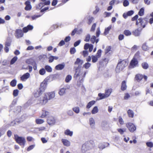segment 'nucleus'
Here are the masks:
<instances>
[{"label": "nucleus", "instance_id": "f257e3e1", "mask_svg": "<svg viewBox=\"0 0 153 153\" xmlns=\"http://www.w3.org/2000/svg\"><path fill=\"white\" fill-rule=\"evenodd\" d=\"M147 19H142L140 18L137 21L136 25L139 27L138 28L135 30L133 32V34L135 36H139L142 28L145 27V25L147 23Z\"/></svg>", "mask_w": 153, "mask_h": 153}, {"label": "nucleus", "instance_id": "f03ea898", "mask_svg": "<svg viewBox=\"0 0 153 153\" xmlns=\"http://www.w3.org/2000/svg\"><path fill=\"white\" fill-rule=\"evenodd\" d=\"M128 64V62L125 60H123L119 62L116 68L117 73H119L122 71L123 68L126 67Z\"/></svg>", "mask_w": 153, "mask_h": 153}, {"label": "nucleus", "instance_id": "7ed1b4c3", "mask_svg": "<svg viewBox=\"0 0 153 153\" xmlns=\"http://www.w3.org/2000/svg\"><path fill=\"white\" fill-rule=\"evenodd\" d=\"M41 87L34 94V96L36 97H39L45 91L46 88V84L45 81H44L40 85Z\"/></svg>", "mask_w": 153, "mask_h": 153}, {"label": "nucleus", "instance_id": "20e7f679", "mask_svg": "<svg viewBox=\"0 0 153 153\" xmlns=\"http://www.w3.org/2000/svg\"><path fill=\"white\" fill-rule=\"evenodd\" d=\"M90 150L94 151V147L90 143H85L82 146V151L84 153Z\"/></svg>", "mask_w": 153, "mask_h": 153}, {"label": "nucleus", "instance_id": "39448f33", "mask_svg": "<svg viewBox=\"0 0 153 153\" xmlns=\"http://www.w3.org/2000/svg\"><path fill=\"white\" fill-rule=\"evenodd\" d=\"M86 74V72L84 73L83 74L82 73H81L79 69L78 68L76 69L74 77L76 78H77L78 77H79V80L81 83H82L83 81V79L85 77Z\"/></svg>", "mask_w": 153, "mask_h": 153}, {"label": "nucleus", "instance_id": "423d86ee", "mask_svg": "<svg viewBox=\"0 0 153 153\" xmlns=\"http://www.w3.org/2000/svg\"><path fill=\"white\" fill-rule=\"evenodd\" d=\"M14 139L17 143L22 146V147H24L26 142L24 137H19L17 135H15Z\"/></svg>", "mask_w": 153, "mask_h": 153}, {"label": "nucleus", "instance_id": "0eeeda50", "mask_svg": "<svg viewBox=\"0 0 153 153\" xmlns=\"http://www.w3.org/2000/svg\"><path fill=\"white\" fill-rule=\"evenodd\" d=\"M126 126L131 132H133L136 129L135 126L131 123H126Z\"/></svg>", "mask_w": 153, "mask_h": 153}, {"label": "nucleus", "instance_id": "6e6552de", "mask_svg": "<svg viewBox=\"0 0 153 153\" xmlns=\"http://www.w3.org/2000/svg\"><path fill=\"white\" fill-rule=\"evenodd\" d=\"M48 100H49L48 98V97H47L45 93L44 96L40 98V100L39 103L42 105H44L45 104L48 102Z\"/></svg>", "mask_w": 153, "mask_h": 153}, {"label": "nucleus", "instance_id": "1a4fd4ad", "mask_svg": "<svg viewBox=\"0 0 153 153\" xmlns=\"http://www.w3.org/2000/svg\"><path fill=\"white\" fill-rule=\"evenodd\" d=\"M136 54L135 55L134 57L131 60V62L130 63V67L131 68H133L136 67L138 64V61L137 59L135 58V56L136 55Z\"/></svg>", "mask_w": 153, "mask_h": 153}, {"label": "nucleus", "instance_id": "9d476101", "mask_svg": "<svg viewBox=\"0 0 153 153\" xmlns=\"http://www.w3.org/2000/svg\"><path fill=\"white\" fill-rule=\"evenodd\" d=\"M51 2L50 1H47L45 2L40 3L38 5L36 6V9L40 10L42 7L45 5H49L50 4Z\"/></svg>", "mask_w": 153, "mask_h": 153}, {"label": "nucleus", "instance_id": "9b49d317", "mask_svg": "<svg viewBox=\"0 0 153 153\" xmlns=\"http://www.w3.org/2000/svg\"><path fill=\"white\" fill-rule=\"evenodd\" d=\"M47 123L50 126L54 125L56 123V120L53 117H50L47 120Z\"/></svg>", "mask_w": 153, "mask_h": 153}, {"label": "nucleus", "instance_id": "f8f14e48", "mask_svg": "<svg viewBox=\"0 0 153 153\" xmlns=\"http://www.w3.org/2000/svg\"><path fill=\"white\" fill-rule=\"evenodd\" d=\"M16 38L18 39L23 37V33L22 30L20 29H17L16 31L15 35Z\"/></svg>", "mask_w": 153, "mask_h": 153}, {"label": "nucleus", "instance_id": "ddd939ff", "mask_svg": "<svg viewBox=\"0 0 153 153\" xmlns=\"http://www.w3.org/2000/svg\"><path fill=\"white\" fill-rule=\"evenodd\" d=\"M49 100H50L53 98L55 96V94L54 92H51L45 93Z\"/></svg>", "mask_w": 153, "mask_h": 153}, {"label": "nucleus", "instance_id": "4468645a", "mask_svg": "<svg viewBox=\"0 0 153 153\" xmlns=\"http://www.w3.org/2000/svg\"><path fill=\"white\" fill-rule=\"evenodd\" d=\"M30 76V75L28 73H27L23 74L21 77V79L23 81H25L28 79Z\"/></svg>", "mask_w": 153, "mask_h": 153}, {"label": "nucleus", "instance_id": "2eb2a0df", "mask_svg": "<svg viewBox=\"0 0 153 153\" xmlns=\"http://www.w3.org/2000/svg\"><path fill=\"white\" fill-rule=\"evenodd\" d=\"M26 6L25 7V10L27 11L30 10L31 9L32 6L30 4V3L28 1H26L25 2Z\"/></svg>", "mask_w": 153, "mask_h": 153}, {"label": "nucleus", "instance_id": "dca6fc26", "mask_svg": "<svg viewBox=\"0 0 153 153\" xmlns=\"http://www.w3.org/2000/svg\"><path fill=\"white\" fill-rule=\"evenodd\" d=\"M89 123L91 128H94L95 123L93 117L89 118Z\"/></svg>", "mask_w": 153, "mask_h": 153}, {"label": "nucleus", "instance_id": "f3484780", "mask_svg": "<svg viewBox=\"0 0 153 153\" xmlns=\"http://www.w3.org/2000/svg\"><path fill=\"white\" fill-rule=\"evenodd\" d=\"M33 28V27L32 25H29L27 27H24L23 30L24 33H26L29 30H32Z\"/></svg>", "mask_w": 153, "mask_h": 153}, {"label": "nucleus", "instance_id": "a211bd4d", "mask_svg": "<svg viewBox=\"0 0 153 153\" xmlns=\"http://www.w3.org/2000/svg\"><path fill=\"white\" fill-rule=\"evenodd\" d=\"M62 142L63 145L66 146L68 147L70 145V142L68 140L66 139H62L61 140Z\"/></svg>", "mask_w": 153, "mask_h": 153}, {"label": "nucleus", "instance_id": "6ab92c4d", "mask_svg": "<svg viewBox=\"0 0 153 153\" xmlns=\"http://www.w3.org/2000/svg\"><path fill=\"white\" fill-rule=\"evenodd\" d=\"M65 66V65L64 63L59 64L56 66L55 68L57 70H60L63 69Z\"/></svg>", "mask_w": 153, "mask_h": 153}, {"label": "nucleus", "instance_id": "aec40b11", "mask_svg": "<svg viewBox=\"0 0 153 153\" xmlns=\"http://www.w3.org/2000/svg\"><path fill=\"white\" fill-rule=\"evenodd\" d=\"M83 63V61L82 60H81L79 58H77L75 62V65H78V67H80L79 66H81Z\"/></svg>", "mask_w": 153, "mask_h": 153}, {"label": "nucleus", "instance_id": "412c9836", "mask_svg": "<svg viewBox=\"0 0 153 153\" xmlns=\"http://www.w3.org/2000/svg\"><path fill=\"white\" fill-rule=\"evenodd\" d=\"M66 89L65 88H63L60 89L59 92V94L61 96L65 94Z\"/></svg>", "mask_w": 153, "mask_h": 153}, {"label": "nucleus", "instance_id": "4be33fe9", "mask_svg": "<svg viewBox=\"0 0 153 153\" xmlns=\"http://www.w3.org/2000/svg\"><path fill=\"white\" fill-rule=\"evenodd\" d=\"M112 90L111 88H109L106 90L105 93L106 97H108L112 92Z\"/></svg>", "mask_w": 153, "mask_h": 153}, {"label": "nucleus", "instance_id": "5701e85b", "mask_svg": "<svg viewBox=\"0 0 153 153\" xmlns=\"http://www.w3.org/2000/svg\"><path fill=\"white\" fill-rule=\"evenodd\" d=\"M58 59V57L57 56H51L48 58L49 62L50 63L52 62L54 59L57 60Z\"/></svg>", "mask_w": 153, "mask_h": 153}, {"label": "nucleus", "instance_id": "b1692460", "mask_svg": "<svg viewBox=\"0 0 153 153\" xmlns=\"http://www.w3.org/2000/svg\"><path fill=\"white\" fill-rule=\"evenodd\" d=\"M126 82L125 81H123L121 83V89L122 91H124L126 89Z\"/></svg>", "mask_w": 153, "mask_h": 153}, {"label": "nucleus", "instance_id": "393cba45", "mask_svg": "<svg viewBox=\"0 0 153 153\" xmlns=\"http://www.w3.org/2000/svg\"><path fill=\"white\" fill-rule=\"evenodd\" d=\"M143 78V76L140 74H137L135 77L136 79L138 81H140Z\"/></svg>", "mask_w": 153, "mask_h": 153}, {"label": "nucleus", "instance_id": "a878e982", "mask_svg": "<svg viewBox=\"0 0 153 153\" xmlns=\"http://www.w3.org/2000/svg\"><path fill=\"white\" fill-rule=\"evenodd\" d=\"M64 133L65 135L72 136L73 135V132L70 131L69 129H67L65 131Z\"/></svg>", "mask_w": 153, "mask_h": 153}, {"label": "nucleus", "instance_id": "bb28decb", "mask_svg": "<svg viewBox=\"0 0 153 153\" xmlns=\"http://www.w3.org/2000/svg\"><path fill=\"white\" fill-rule=\"evenodd\" d=\"M95 103V101L94 100L90 102L87 105L86 108H89L92 106V105H94Z\"/></svg>", "mask_w": 153, "mask_h": 153}, {"label": "nucleus", "instance_id": "cd10ccee", "mask_svg": "<svg viewBox=\"0 0 153 153\" xmlns=\"http://www.w3.org/2000/svg\"><path fill=\"white\" fill-rule=\"evenodd\" d=\"M49 114V112L45 111H43L41 117L44 118Z\"/></svg>", "mask_w": 153, "mask_h": 153}, {"label": "nucleus", "instance_id": "c85d7f7f", "mask_svg": "<svg viewBox=\"0 0 153 153\" xmlns=\"http://www.w3.org/2000/svg\"><path fill=\"white\" fill-rule=\"evenodd\" d=\"M111 47L110 46H108L106 47L105 50V54H107L108 53L110 54V52L111 51Z\"/></svg>", "mask_w": 153, "mask_h": 153}, {"label": "nucleus", "instance_id": "c756f323", "mask_svg": "<svg viewBox=\"0 0 153 153\" xmlns=\"http://www.w3.org/2000/svg\"><path fill=\"white\" fill-rule=\"evenodd\" d=\"M127 113L129 117H133L134 113L130 109H129L128 110Z\"/></svg>", "mask_w": 153, "mask_h": 153}, {"label": "nucleus", "instance_id": "7c9ffc66", "mask_svg": "<svg viewBox=\"0 0 153 153\" xmlns=\"http://www.w3.org/2000/svg\"><path fill=\"white\" fill-rule=\"evenodd\" d=\"M123 33L126 36H130L131 33L130 31L128 30H125L124 31Z\"/></svg>", "mask_w": 153, "mask_h": 153}, {"label": "nucleus", "instance_id": "2f4dec72", "mask_svg": "<svg viewBox=\"0 0 153 153\" xmlns=\"http://www.w3.org/2000/svg\"><path fill=\"white\" fill-rule=\"evenodd\" d=\"M98 111V109L97 106H95L91 111V113L93 114L97 113Z\"/></svg>", "mask_w": 153, "mask_h": 153}, {"label": "nucleus", "instance_id": "473e14b6", "mask_svg": "<svg viewBox=\"0 0 153 153\" xmlns=\"http://www.w3.org/2000/svg\"><path fill=\"white\" fill-rule=\"evenodd\" d=\"M45 69L46 71L49 72H51L52 71V68L51 67L48 65H46L45 67Z\"/></svg>", "mask_w": 153, "mask_h": 153}, {"label": "nucleus", "instance_id": "72a5a7b5", "mask_svg": "<svg viewBox=\"0 0 153 153\" xmlns=\"http://www.w3.org/2000/svg\"><path fill=\"white\" fill-rule=\"evenodd\" d=\"M44 122V121L43 120L40 119H37L36 120V122L37 124H42Z\"/></svg>", "mask_w": 153, "mask_h": 153}, {"label": "nucleus", "instance_id": "f704fd0d", "mask_svg": "<svg viewBox=\"0 0 153 153\" xmlns=\"http://www.w3.org/2000/svg\"><path fill=\"white\" fill-rule=\"evenodd\" d=\"M142 66L144 69H147L149 67L148 64L146 62H144L142 64Z\"/></svg>", "mask_w": 153, "mask_h": 153}, {"label": "nucleus", "instance_id": "c9c22d12", "mask_svg": "<svg viewBox=\"0 0 153 153\" xmlns=\"http://www.w3.org/2000/svg\"><path fill=\"white\" fill-rule=\"evenodd\" d=\"M111 26H109L107 27V28H105V29L104 34L105 35L107 34L108 33L109 31L111 29Z\"/></svg>", "mask_w": 153, "mask_h": 153}, {"label": "nucleus", "instance_id": "e433bc0d", "mask_svg": "<svg viewBox=\"0 0 153 153\" xmlns=\"http://www.w3.org/2000/svg\"><path fill=\"white\" fill-rule=\"evenodd\" d=\"M72 76L70 75H68L66 77L65 81L66 82H68L71 79Z\"/></svg>", "mask_w": 153, "mask_h": 153}, {"label": "nucleus", "instance_id": "4c0bfd02", "mask_svg": "<svg viewBox=\"0 0 153 153\" xmlns=\"http://www.w3.org/2000/svg\"><path fill=\"white\" fill-rule=\"evenodd\" d=\"M98 96L100 97V99L101 100L107 98L105 96V94L99 93L98 94Z\"/></svg>", "mask_w": 153, "mask_h": 153}, {"label": "nucleus", "instance_id": "58836bf2", "mask_svg": "<svg viewBox=\"0 0 153 153\" xmlns=\"http://www.w3.org/2000/svg\"><path fill=\"white\" fill-rule=\"evenodd\" d=\"M92 61L93 62L95 63L97 62L98 60V58L96 56L92 55L91 56Z\"/></svg>", "mask_w": 153, "mask_h": 153}, {"label": "nucleus", "instance_id": "ea45409f", "mask_svg": "<svg viewBox=\"0 0 153 153\" xmlns=\"http://www.w3.org/2000/svg\"><path fill=\"white\" fill-rule=\"evenodd\" d=\"M18 59L17 57L16 56H14L11 60L10 64L11 65L13 64Z\"/></svg>", "mask_w": 153, "mask_h": 153}, {"label": "nucleus", "instance_id": "a19ab883", "mask_svg": "<svg viewBox=\"0 0 153 153\" xmlns=\"http://www.w3.org/2000/svg\"><path fill=\"white\" fill-rule=\"evenodd\" d=\"M73 110L76 113L78 114L79 112V107H76L73 108Z\"/></svg>", "mask_w": 153, "mask_h": 153}, {"label": "nucleus", "instance_id": "79ce46f5", "mask_svg": "<svg viewBox=\"0 0 153 153\" xmlns=\"http://www.w3.org/2000/svg\"><path fill=\"white\" fill-rule=\"evenodd\" d=\"M46 71L45 69L42 68L39 71V74L42 75H44Z\"/></svg>", "mask_w": 153, "mask_h": 153}, {"label": "nucleus", "instance_id": "37998d69", "mask_svg": "<svg viewBox=\"0 0 153 153\" xmlns=\"http://www.w3.org/2000/svg\"><path fill=\"white\" fill-rule=\"evenodd\" d=\"M126 129L118 128L117 129L118 131L121 134H123V133L126 131Z\"/></svg>", "mask_w": 153, "mask_h": 153}, {"label": "nucleus", "instance_id": "c03bdc74", "mask_svg": "<svg viewBox=\"0 0 153 153\" xmlns=\"http://www.w3.org/2000/svg\"><path fill=\"white\" fill-rule=\"evenodd\" d=\"M16 84V81L15 79L12 80L10 83V85L12 87L15 86Z\"/></svg>", "mask_w": 153, "mask_h": 153}, {"label": "nucleus", "instance_id": "a18cd8bd", "mask_svg": "<svg viewBox=\"0 0 153 153\" xmlns=\"http://www.w3.org/2000/svg\"><path fill=\"white\" fill-rule=\"evenodd\" d=\"M144 13V9L143 8H141L140 10V11L138 13V14L140 16H143Z\"/></svg>", "mask_w": 153, "mask_h": 153}, {"label": "nucleus", "instance_id": "49530a36", "mask_svg": "<svg viewBox=\"0 0 153 153\" xmlns=\"http://www.w3.org/2000/svg\"><path fill=\"white\" fill-rule=\"evenodd\" d=\"M101 52L102 51L101 50H99L97 52V53L96 56L98 58H100L101 56Z\"/></svg>", "mask_w": 153, "mask_h": 153}, {"label": "nucleus", "instance_id": "de8ad7c7", "mask_svg": "<svg viewBox=\"0 0 153 153\" xmlns=\"http://www.w3.org/2000/svg\"><path fill=\"white\" fill-rule=\"evenodd\" d=\"M118 122L121 125H123L124 124V122L123 120L120 116L118 118Z\"/></svg>", "mask_w": 153, "mask_h": 153}, {"label": "nucleus", "instance_id": "09e8293b", "mask_svg": "<svg viewBox=\"0 0 153 153\" xmlns=\"http://www.w3.org/2000/svg\"><path fill=\"white\" fill-rule=\"evenodd\" d=\"M142 48L144 51H147L149 49V48L147 47L146 44H143V45Z\"/></svg>", "mask_w": 153, "mask_h": 153}, {"label": "nucleus", "instance_id": "8fccbe9b", "mask_svg": "<svg viewBox=\"0 0 153 153\" xmlns=\"http://www.w3.org/2000/svg\"><path fill=\"white\" fill-rule=\"evenodd\" d=\"M5 132V130L3 128H0V137L4 134Z\"/></svg>", "mask_w": 153, "mask_h": 153}, {"label": "nucleus", "instance_id": "3c124183", "mask_svg": "<svg viewBox=\"0 0 153 153\" xmlns=\"http://www.w3.org/2000/svg\"><path fill=\"white\" fill-rule=\"evenodd\" d=\"M91 64L89 63V62H86V63L84 65H83V66L86 69L88 68L90 66H91Z\"/></svg>", "mask_w": 153, "mask_h": 153}, {"label": "nucleus", "instance_id": "603ef678", "mask_svg": "<svg viewBox=\"0 0 153 153\" xmlns=\"http://www.w3.org/2000/svg\"><path fill=\"white\" fill-rule=\"evenodd\" d=\"M46 128L44 126H42L39 128H37V129L39 131H42L45 130Z\"/></svg>", "mask_w": 153, "mask_h": 153}, {"label": "nucleus", "instance_id": "864d4df0", "mask_svg": "<svg viewBox=\"0 0 153 153\" xmlns=\"http://www.w3.org/2000/svg\"><path fill=\"white\" fill-rule=\"evenodd\" d=\"M99 148L101 149H103L105 147V145L104 144H100L98 146Z\"/></svg>", "mask_w": 153, "mask_h": 153}, {"label": "nucleus", "instance_id": "5fc2aeb1", "mask_svg": "<svg viewBox=\"0 0 153 153\" xmlns=\"http://www.w3.org/2000/svg\"><path fill=\"white\" fill-rule=\"evenodd\" d=\"M101 126L103 128L107 127V122L105 121L102 122L101 124Z\"/></svg>", "mask_w": 153, "mask_h": 153}, {"label": "nucleus", "instance_id": "6e6d98bb", "mask_svg": "<svg viewBox=\"0 0 153 153\" xmlns=\"http://www.w3.org/2000/svg\"><path fill=\"white\" fill-rule=\"evenodd\" d=\"M129 3L127 0H124L123 2V5L124 7L127 6L129 5Z\"/></svg>", "mask_w": 153, "mask_h": 153}, {"label": "nucleus", "instance_id": "4d7b16f0", "mask_svg": "<svg viewBox=\"0 0 153 153\" xmlns=\"http://www.w3.org/2000/svg\"><path fill=\"white\" fill-rule=\"evenodd\" d=\"M48 139H46L45 137H42L41 138V140L43 143H46L48 141Z\"/></svg>", "mask_w": 153, "mask_h": 153}, {"label": "nucleus", "instance_id": "13d9d810", "mask_svg": "<svg viewBox=\"0 0 153 153\" xmlns=\"http://www.w3.org/2000/svg\"><path fill=\"white\" fill-rule=\"evenodd\" d=\"M76 51V50L75 48H71L70 52L71 54H74Z\"/></svg>", "mask_w": 153, "mask_h": 153}, {"label": "nucleus", "instance_id": "bf43d9fd", "mask_svg": "<svg viewBox=\"0 0 153 153\" xmlns=\"http://www.w3.org/2000/svg\"><path fill=\"white\" fill-rule=\"evenodd\" d=\"M18 93L19 91L18 90L16 89L14 90L13 93V96L15 97L17 96L18 94Z\"/></svg>", "mask_w": 153, "mask_h": 153}, {"label": "nucleus", "instance_id": "052dcab7", "mask_svg": "<svg viewBox=\"0 0 153 153\" xmlns=\"http://www.w3.org/2000/svg\"><path fill=\"white\" fill-rule=\"evenodd\" d=\"M96 39V37L95 36H92L91 38V42L92 43H94L95 42Z\"/></svg>", "mask_w": 153, "mask_h": 153}, {"label": "nucleus", "instance_id": "680f3d73", "mask_svg": "<svg viewBox=\"0 0 153 153\" xmlns=\"http://www.w3.org/2000/svg\"><path fill=\"white\" fill-rule=\"evenodd\" d=\"M67 114L69 115L72 116L73 115L74 112L71 110H69L67 111Z\"/></svg>", "mask_w": 153, "mask_h": 153}, {"label": "nucleus", "instance_id": "e2e57ef3", "mask_svg": "<svg viewBox=\"0 0 153 153\" xmlns=\"http://www.w3.org/2000/svg\"><path fill=\"white\" fill-rule=\"evenodd\" d=\"M90 36L89 34H88L86 36L85 39V41L86 42H88L90 39Z\"/></svg>", "mask_w": 153, "mask_h": 153}, {"label": "nucleus", "instance_id": "0e129e2a", "mask_svg": "<svg viewBox=\"0 0 153 153\" xmlns=\"http://www.w3.org/2000/svg\"><path fill=\"white\" fill-rule=\"evenodd\" d=\"M26 63L28 64H32V60L31 59H27L26 60Z\"/></svg>", "mask_w": 153, "mask_h": 153}, {"label": "nucleus", "instance_id": "69168bd1", "mask_svg": "<svg viewBox=\"0 0 153 153\" xmlns=\"http://www.w3.org/2000/svg\"><path fill=\"white\" fill-rule=\"evenodd\" d=\"M35 147L34 145H31L27 149V150L28 151H30L32 149Z\"/></svg>", "mask_w": 153, "mask_h": 153}, {"label": "nucleus", "instance_id": "338daca9", "mask_svg": "<svg viewBox=\"0 0 153 153\" xmlns=\"http://www.w3.org/2000/svg\"><path fill=\"white\" fill-rule=\"evenodd\" d=\"M88 52L87 51H84L82 52V55L84 57H85L88 56Z\"/></svg>", "mask_w": 153, "mask_h": 153}, {"label": "nucleus", "instance_id": "774afa93", "mask_svg": "<svg viewBox=\"0 0 153 153\" xmlns=\"http://www.w3.org/2000/svg\"><path fill=\"white\" fill-rule=\"evenodd\" d=\"M147 146L150 147H152L153 143L151 142H148L146 143Z\"/></svg>", "mask_w": 153, "mask_h": 153}]
</instances>
